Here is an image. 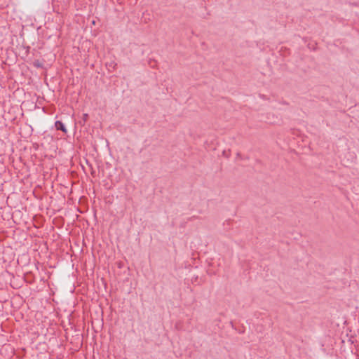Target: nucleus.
Masks as SVG:
<instances>
[{
	"label": "nucleus",
	"mask_w": 359,
	"mask_h": 359,
	"mask_svg": "<svg viewBox=\"0 0 359 359\" xmlns=\"http://www.w3.org/2000/svg\"><path fill=\"white\" fill-rule=\"evenodd\" d=\"M55 126L57 130H61L62 132L67 133V129L61 121H56Z\"/></svg>",
	"instance_id": "f257e3e1"
}]
</instances>
